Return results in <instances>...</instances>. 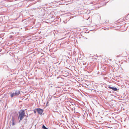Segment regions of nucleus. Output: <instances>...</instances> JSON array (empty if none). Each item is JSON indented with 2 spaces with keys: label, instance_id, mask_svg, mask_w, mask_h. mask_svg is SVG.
Wrapping results in <instances>:
<instances>
[{
  "label": "nucleus",
  "instance_id": "f257e3e1",
  "mask_svg": "<svg viewBox=\"0 0 129 129\" xmlns=\"http://www.w3.org/2000/svg\"><path fill=\"white\" fill-rule=\"evenodd\" d=\"M19 116L18 119H20L19 122L22 120L24 117L25 116V113L24 111L23 110H20L18 113Z\"/></svg>",
  "mask_w": 129,
  "mask_h": 129
},
{
  "label": "nucleus",
  "instance_id": "f03ea898",
  "mask_svg": "<svg viewBox=\"0 0 129 129\" xmlns=\"http://www.w3.org/2000/svg\"><path fill=\"white\" fill-rule=\"evenodd\" d=\"M37 110L38 113L40 114H42L43 112V110L40 108L37 109Z\"/></svg>",
  "mask_w": 129,
  "mask_h": 129
},
{
  "label": "nucleus",
  "instance_id": "7ed1b4c3",
  "mask_svg": "<svg viewBox=\"0 0 129 129\" xmlns=\"http://www.w3.org/2000/svg\"><path fill=\"white\" fill-rule=\"evenodd\" d=\"M108 87L109 88L112 89L114 91H117V89L116 88H115L113 87H111L110 86H109Z\"/></svg>",
  "mask_w": 129,
  "mask_h": 129
},
{
  "label": "nucleus",
  "instance_id": "20e7f679",
  "mask_svg": "<svg viewBox=\"0 0 129 129\" xmlns=\"http://www.w3.org/2000/svg\"><path fill=\"white\" fill-rule=\"evenodd\" d=\"M20 93V91H16L15 93H14L15 96L18 95Z\"/></svg>",
  "mask_w": 129,
  "mask_h": 129
},
{
  "label": "nucleus",
  "instance_id": "39448f33",
  "mask_svg": "<svg viewBox=\"0 0 129 129\" xmlns=\"http://www.w3.org/2000/svg\"><path fill=\"white\" fill-rule=\"evenodd\" d=\"M11 96L12 98L14 96H15L14 93H11Z\"/></svg>",
  "mask_w": 129,
  "mask_h": 129
},
{
  "label": "nucleus",
  "instance_id": "423d86ee",
  "mask_svg": "<svg viewBox=\"0 0 129 129\" xmlns=\"http://www.w3.org/2000/svg\"><path fill=\"white\" fill-rule=\"evenodd\" d=\"M12 120L13 122L12 123V125H15V123L14 122V119L13 117L12 118Z\"/></svg>",
  "mask_w": 129,
  "mask_h": 129
},
{
  "label": "nucleus",
  "instance_id": "0eeeda50",
  "mask_svg": "<svg viewBox=\"0 0 129 129\" xmlns=\"http://www.w3.org/2000/svg\"><path fill=\"white\" fill-rule=\"evenodd\" d=\"M42 128L43 129H48L44 125H43V126H42Z\"/></svg>",
  "mask_w": 129,
  "mask_h": 129
},
{
  "label": "nucleus",
  "instance_id": "6e6552de",
  "mask_svg": "<svg viewBox=\"0 0 129 129\" xmlns=\"http://www.w3.org/2000/svg\"><path fill=\"white\" fill-rule=\"evenodd\" d=\"M12 37V36H10V38H11Z\"/></svg>",
  "mask_w": 129,
  "mask_h": 129
},
{
  "label": "nucleus",
  "instance_id": "1a4fd4ad",
  "mask_svg": "<svg viewBox=\"0 0 129 129\" xmlns=\"http://www.w3.org/2000/svg\"><path fill=\"white\" fill-rule=\"evenodd\" d=\"M48 102H47V104H48Z\"/></svg>",
  "mask_w": 129,
  "mask_h": 129
}]
</instances>
